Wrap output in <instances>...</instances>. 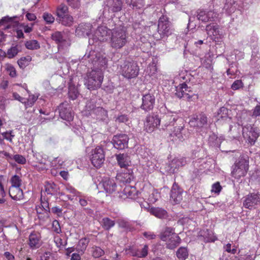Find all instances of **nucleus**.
<instances>
[{
    "label": "nucleus",
    "instance_id": "1",
    "mask_svg": "<svg viewBox=\"0 0 260 260\" xmlns=\"http://www.w3.org/2000/svg\"><path fill=\"white\" fill-rule=\"evenodd\" d=\"M94 53V51L90 52L88 57L89 58V62L95 69L87 73L85 83L87 88L90 90H96L101 87L104 79L102 68H105L107 64L105 58L98 56Z\"/></svg>",
    "mask_w": 260,
    "mask_h": 260
},
{
    "label": "nucleus",
    "instance_id": "2",
    "mask_svg": "<svg viewBox=\"0 0 260 260\" xmlns=\"http://www.w3.org/2000/svg\"><path fill=\"white\" fill-rule=\"evenodd\" d=\"M249 167L248 156L241 155L232 167L231 176L235 179L239 180L246 175Z\"/></svg>",
    "mask_w": 260,
    "mask_h": 260
},
{
    "label": "nucleus",
    "instance_id": "3",
    "mask_svg": "<svg viewBox=\"0 0 260 260\" xmlns=\"http://www.w3.org/2000/svg\"><path fill=\"white\" fill-rule=\"evenodd\" d=\"M128 35L124 26L116 27L111 30V46L113 48L119 49L125 45Z\"/></svg>",
    "mask_w": 260,
    "mask_h": 260
},
{
    "label": "nucleus",
    "instance_id": "4",
    "mask_svg": "<svg viewBox=\"0 0 260 260\" xmlns=\"http://www.w3.org/2000/svg\"><path fill=\"white\" fill-rule=\"evenodd\" d=\"M119 72L126 79L135 78L139 75V67L137 63L133 60H125L120 66Z\"/></svg>",
    "mask_w": 260,
    "mask_h": 260
},
{
    "label": "nucleus",
    "instance_id": "5",
    "mask_svg": "<svg viewBox=\"0 0 260 260\" xmlns=\"http://www.w3.org/2000/svg\"><path fill=\"white\" fill-rule=\"evenodd\" d=\"M171 23L167 16L162 15L159 17L157 26V31L158 34L159 39L171 35Z\"/></svg>",
    "mask_w": 260,
    "mask_h": 260
},
{
    "label": "nucleus",
    "instance_id": "6",
    "mask_svg": "<svg viewBox=\"0 0 260 260\" xmlns=\"http://www.w3.org/2000/svg\"><path fill=\"white\" fill-rule=\"evenodd\" d=\"M51 39L56 44L59 51L62 50H68L71 46L70 41L67 40L64 32L56 31L51 35Z\"/></svg>",
    "mask_w": 260,
    "mask_h": 260
},
{
    "label": "nucleus",
    "instance_id": "7",
    "mask_svg": "<svg viewBox=\"0 0 260 260\" xmlns=\"http://www.w3.org/2000/svg\"><path fill=\"white\" fill-rule=\"evenodd\" d=\"M242 135L251 145L254 144L259 137L258 131L257 127L249 124H247L242 127Z\"/></svg>",
    "mask_w": 260,
    "mask_h": 260
},
{
    "label": "nucleus",
    "instance_id": "8",
    "mask_svg": "<svg viewBox=\"0 0 260 260\" xmlns=\"http://www.w3.org/2000/svg\"><path fill=\"white\" fill-rule=\"evenodd\" d=\"M105 158L104 149L101 146H97L91 151L90 160L91 164L96 168H100L103 164Z\"/></svg>",
    "mask_w": 260,
    "mask_h": 260
},
{
    "label": "nucleus",
    "instance_id": "9",
    "mask_svg": "<svg viewBox=\"0 0 260 260\" xmlns=\"http://www.w3.org/2000/svg\"><path fill=\"white\" fill-rule=\"evenodd\" d=\"M129 138L126 134H119L114 136L112 143L114 148L123 150L128 147Z\"/></svg>",
    "mask_w": 260,
    "mask_h": 260
},
{
    "label": "nucleus",
    "instance_id": "10",
    "mask_svg": "<svg viewBox=\"0 0 260 260\" xmlns=\"http://www.w3.org/2000/svg\"><path fill=\"white\" fill-rule=\"evenodd\" d=\"M208 118L205 114L201 113L198 115H193L189 121L190 125L193 127L202 128L205 125H207Z\"/></svg>",
    "mask_w": 260,
    "mask_h": 260
},
{
    "label": "nucleus",
    "instance_id": "11",
    "mask_svg": "<svg viewBox=\"0 0 260 260\" xmlns=\"http://www.w3.org/2000/svg\"><path fill=\"white\" fill-rule=\"evenodd\" d=\"M142 101V103L140 106L142 110L145 112H149L153 109L155 102L153 94L147 93L144 95Z\"/></svg>",
    "mask_w": 260,
    "mask_h": 260
},
{
    "label": "nucleus",
    "instance_id": "12",
    "mask_svg": "<svg viewBox=\"0 0 260 260\" xmlns=\"http://www.w3.org/2000/svg\"><path fill=\"white\" fill-rule=\"evenodd\" d=\"M183 190L175 182L171 188L170 194V200L174 204H178L181 203L183 200Z\"/></svg>",
    "mask_w": 260,
    "mask_h": 260
},
{
    "label": "nucleus",
    "instance_id": "13",
    "mask_svg": "<svg viewBox=\"0 0 260 260\" xmlns=\"http://www.w3.org/2000/svg\"><path fill=\"white\" fill-rule=\"evenodd\" d=\"M41 234L38 232L33 231L29 235L27 243L31 249L34 250L41 246Z\"/></svg>",
    "mask_w": 260,
    "mask_h": 260
},
{
    "label": "nucleus",
    "instance_id": "14",
    "mask_svg": "<svg viewBox=\"0 0 260 260\" xmlns=\"http://www.w3.org/2000/svg\"><path fill=\"white\" fill-rule=\"evenodd\" d=\"M160 121L161 120L158 116L149 115L146 117V120L144 124L145 131L149 133H152L160 124Z\"/></svg>",
    "mask_w": 260,
    "mask_h": 260
},
{
    "label": "nucleus",
    "instance_id": "15",
    "mask_svg": "<svg viewBox=\"0 0 260 260\" xmlns=\"http://www.w3.org/2000/svg\"><path fill=\"white\" fill-rule=\"evenodd\" d=\"M101 183L104 190L107 193L113 194L116 192L117 186L113 179L104 178Z\"/></svg>",
    "mask_w": 260,
    "mask_h": 260
},
{
    "label": "nucleus",
    "instance_id": "16",
    "mask_svg": "<svg viewBox=\"0 0 260 260\" xmlns=\"http://www.w3.org/2000/svg\"><path fill=\"white\" fill-rule=\"evenodd\" d=\"M187 91L190 92V88L188 87L186 83H182L176 87L175 94L179 98H183L190 100L192 97V94L187 93Z\"/></svg>",
    "mask_w": 260,
    "mask_h": 260
},
{
    "label": "nucleus",
    "instance_id": "17",
    "mask_svg": "<svg viewBox=\"0 0 260 260\" xmlns=\"http://www.w3.org/2000/svg\"><path fill=\"white\" fill-rule=\"evenodd\" d=\"M118 180L124 183H129L134 179V173L131 168L122 169V172L116 176Z\"/></svg>",
    "mask_w": 260,
    "mask_h": 260
},
{
    "label": "nucleus",
    "instance_id": "18",
    "mask_svg": "<svg viewBox=\"0 0 260 260\" xmlns=\"http://www.w3.org/2000/svg\"><path fill=\"white\" fill-rule=\"evenodd\" d=\"M118 165L121 169L131 167V161L129 156L126 153H120L115 155Z\"/></svg>",
    "mask_w": 260,
    "mask_h": 260
},
{
    "label": "nucleus",
    "instance_id": "19",
    "mask_svg": "<svg viewBox=\"0 0 260 260\" xmlns=\"http://www.w3.org/2000/svg\"><path fill=\"white\" fill-rule=\"evenodd\" d=\"M259 202L260 198L259 196L257 194L251 193L246 197L243 205L245 208L251 209Z\"/></svg>",
    "mask_w": 260,
    "mask_h": 260
},
{
    "label": "nucleus",
    "instance_id": "20",
    "mask_svg": "<svg viewBox=\"0 0 260 260\" xmlns=\"http://www.w3.org/2000/svg\"><path fill=\"white\" fill-rule=\"evenodd\" d=\"M176 120L177 118L173 114L168 113L164 115L161 118L162 128L167 129L168 127L174 126Z\"/></svg>",
    "mask_w": 260,
    "mask_h": 260
},
{
    "label": "nucleus",
    "instance_id": "21",
    "mask_svg": "<svg viewBox=\"0 0 260 260\" xmlns=\"http://www.w3.org/2000/svg\"><path fill=\"white\" fill-rule=\"evenodd\" d=\"M215 116L217 122H225L231 120L229 115V110L224 107L219 108Z\"/></svg>",
    "mask_w": 260,
    "mask_h": 260
},
{
    "label": "nucleus",
    "instance_id": "22",
    "mask_svg": "<svg viewBox=\"0 0 260 260\" xmlns=\"http://www.w3.org/2000/svg\"><path fill=\"white\" fill-rule=\"evenodd\" d=\"M91 25L88 23H81L76 29L75 32L79 37L89 36L90 34Z\"/></svg>",
    "mask_w": 260,
    "mask_h": 260
},
{
    "label": "nucleus",
    "instance_id": "23",
    "mask_svg": "<svg viewBox=\"0 0 260 260\" xmlns=\"http://www.w3.org/2000/svg\"><path fill=\"white\" fill-rule=\"evenodd\" d=\"M183 129V126H174L173 130L169 134L170 137L172 138V140L182 141L184 140L182 132Z\"/></svg>",
    "mask_w": 260,
    "mask_h": 260
},
{
    "label": "nucleus",
    "instance_id": "24",
    "mask_svg": "<svg viewBox=\"0 0 260 260\" xmlns=\"http://www.w3.org/2000/svg\"><path fill=\"white\" fill-rule=\"evenodd\" d=\"M122 0H107V6L112 12H118L121 10Z\"/></svg>",
    "mask_w": 260,
    "mask_h": 260
},
{
    "label": "nucleus",
    "instance_id": "25",
    "mask_svg": "<svg viewBox=\"0 0 260 260\" xmlns=\"http://www.w3.org/2000/svg\"><path fill=\"white\" fill-rule=\"evenodd\" d=\"M129 251L133 256L144 258L148 255V246L145 245L142 249L132 248L129 249Z\"/></svg>",
    "mask_w": 260,
    "mask_h": 260
},
{
    "label": "nucleus",
    "instance_id": "26",
    "mask_svg": "<svg viewBox=\"0 0 260 260\" xmlns=\"http://www.w3.org/2000/svg\"><path fill=\"white\" fill-rule=\"evenodd\" d=\"M9 193L10 197L16 201H20L23 198V192L20 187H10Z\"/></svg>",
    "mask_w": 260,
    "mask_h": 260
},
{
    "label": "nucleus",
    "instance_id": "27",
    "mask_svg": "<svg viewBox=\"0 0 260 260\" xmlns=\"http://www.w3.org/2000/svg\"><path fill=\"white\" fill-rule=\"evenodd\" d=\"M41 203L40 205L36 206V210L38 214H43L50 212L49 202L45 198H42L41 196L40 199Z\"/></svg>",
    "mask_w": 260,
    "mask_h": 260
},
{
    "label": "nucleus",
    "instance_id": "28",
    "mask_svg": "<svg viewBox=\"0 0 260 260\" xmlns=\"http://www.w3.org/2000/svg\"><path fill=\"white\" fill-rule=\"evenodd\" d=\"M166 242L167 248L174 249L180 243L181 239L178 235L174 234L173 236L169 238Z\"/></svg>",
    "mask_w": 260,
    "mask_h": 260
},
{
    "label": "nucleus",
    "instance_id": "29",
    "mask_svg": "<svg viewBox=\"0 0 260 260\" xmlns=\"http://www.w3.org/2000/svg\"><path fill=\"white\" fill-rule=\"evenodd\" d=\"M45 191L50 195H55L58 191L59 187L52 181H47L44 185Z\"/></svg>",
    "mask_w": 260,
    "mask_h": 260
},
{
    "label": "nucleus",
    "instance_id": "30",
    "mask_svg": "<svg viewBox=\"0 0 260 260\" xmlns=\"http://www.w3.org/2000/svg\"><path fill=\"white\" fill-rule=\"evenodd\" d=\"M174 234H176L175 232V229L172 227H166L164 230L160 233L159 238L162 241H167L169 238L173 236Z\"/></svg>",
    "mask_w": 260,
    "mask_h": 260
},
{
    "label": "nucleus",
    "instance_id": "31",
    "mask_svg": "<svg viewBox=\"0 0 260 260\" xmlns=\"http://www.w3.org/2000/svg\"><path fill=\"white\" fill-rule=\"evenodd\" d=\"M59 116L65 120L71 121L73 120V116L70 109L64 108L63 106L60 105L59 107Z\"/></svg>",
    "mask_w": 260,
    "mask_h": 260
},
{
    "label": "nucleus",
    "instance_id": "32",
    "mask_svg": "<svg viewBox=\"0 0 260 260\" xmlns=\"http://www.w3.org/2000/svg\"><path fill=\"white\" fill-rule=\"evenodd\" d=\"M108 34L107 28L104 26L99 27L95 32L98 39L101 42L106 41L108 39Z\"/></svg>",
    "mask_w": 260,
    "mask_h": 260
},
{
    "label": "nucleus",
    "instance_id": "33",
    "mask_svg": "<svg viewBox=\"0 0 260 260\" xmlns=\"http://www.w3.org/2000/svg\"><path fill=\"white\" fill-rule=\"evenodd\" d=\"M32 166L39 172L44 171L47 169L48 165L46 164L45 159L41 158L36 161L32 162Z\"/></svg>",
    "mask_w": 260,
    "mask_h": 260
},
{
    "label": "nucleus",
    "instance_id": "34",
    "mask_svg": "<svg viewBox=\"0 0 260 260\" xmlns=\"http://www.w3.org/2000/svg\"><path fill=\"white\" fill-rule=\"evenodd\" d=\"M206 30L208 35L211 37H216L219 35V26L217 24H210L207 25Z\"/></svg>",
    "mask_w": 260,
    "mask_h": 260
},
{
    "label": "nucleus",
    "instance_id": "35",
    "mask_svg": "<svg viewBox=\"0 0 260 260\" xmlns=\"http://www.w3.org/2000/svg\"><path fill=\"white\" fill-rule=\"evenodd\" d=\"M151 24L149 26L145 27L146 31L148 33V35L152 36L154 38L159 39L158 34L157 31V27L155 23L151 22Z\"/></svg>",
    "mask_w": 260,
    "mask_h": 260
},
{
    "label": "nucleus",
    "instance_id": "36",
    "mask_svg": "<svg viewBox=\"0 0 260 260\" xmlns=\"http://www.w3.org/2000/svg\"><path fill=\"white\" fill-rule=\"evenodd\" d=\"M150 213L155 216L160 218H164L167 215V212L165 210L158 207L151 208Z\"/></svg>",
    "mask_w": 260,
    "mask_h": 260
},
{
    "label": "nucleus",
    "instance_id": "37",
    "mask_svg": "<svg viewBox=\"0 0 260 260\" xmlns=\"http://www.w3.org/2000/svg\"><path fill=\"white\" fill-rule=\"evenodd\" d=\"M58 20L63 25L67 26H72L74 22L73 17L69 14L59 18Z\"/></svg>",
    "mask_w": 260,
    "mask_h": 260
},
{
    "label": "nucleus",
    "instance_id": "38",
    "mask_svg": "<svg viewBox=\"0 0 260 260\" xmlns=\"http://www.w3.org/2000/svg\"><path fill=\"white\" fill-rule=\"evenodd\" d=\"M115 224V221L109 217H104L102 219V226L106 231H109Z\"/></svg>",
    "mask_w": 260,
    "mask_h": 260
},
{
    "label": "nucleus",
    "instance_id": "39",
    "mask_svg": "<svg viewBox=\"0 0 260 260\" xmlns=\"http://www.w3.org/2000/svg\"><path fill=\"white\" fill-rule=\"evenodd\" d=\"M176 256L179 260H185L188 256L187 249L183 247H180L176 252Z\"/></svg>",
    "mask_w": 260,
    "mask_h": 260
},
{
    "label": "nucleus",
    "instance_id": "40",
    "mask_svg": "<svg viewBox=\"0 0 260 260\" xmlns=\"http://www.w3.org/2000/svg\"><path fill=\"white\" fill-rule=\"evenodd\" d=\"M25 46L27 49L29 50H37L40 48L39 43L35 40L26 41Z\"/></svg>",
    "mask_w": 260,
    "mask_h": 260
},
{
    "label": "nucleus",
    "instance_id": "41",
    "mask_svg": "<svg viewBox=\"0 0 260 260\" xmlns=\"http://www.w3.org/2000/svg\"><path fill=\"white\" fill-rule=\"evenodd\" d=\"M68 8L67 6L64 4H61L59 5L56 10V14L57 17L60 18L68 14Z\"/></svg>",
    "mask_w": 260,
    "mask_h": 260
},
{
    "label": "nucleus",
    "instance_id": "42",
    "mask_svg": "<svg viewBox=\"0 0 260 260\" xmlns=\"http://www.w3.org/2000/svg\"><path fill=\"white\" fill-rule=\"evenodd\" d=\"M92 255L94 258H99L105 254V251L101 247L93 246L91 248Z\"/></svg>",
    "mask_w": 260,
    "mask_h": 260
},
{
    "label": "nucleus",
    "instance_id": "43",
    "mask_svg": "<svg viewBox=\"0 0 260 260\" xmlns=\"http://www.w3.org/2000/svg\"><path fill=\"white\" fill-rule=\"evenodd\" d=\"M37 98L34 95H29L27 99H24L23 104L25 105V108L27 109L31 107L36 100Z\"/></svg>",
    "mask_w": 260,
    "mask_h": 260
},
{
    "label": "nucleus",
    "instance_id": "44",
    "mask_svg": "<svg viewBox=\"0 0 260 260\" xmlns=\"http://www.w3.org/2000/svg\"><path fill=\"white\" fill-rule=\"evenodd\" d=\"M10 182L11 183V187H20L22 184V180L19 176L15 175L11 177Z\"/></svg>",
    "mask_w": 260,
    "mask_h": 260
},
{
    "label": "nucleus",
    "instance_id": "45",
    "mask_svg": "<svg viewBox=\"0 0 260 260\" xmlns=\"http://www.w3.org/2000/svg\"><path fill=\"white\" fill-rule=\"evenodd\" d=\"M157 71L156 63L153 61L147 68L146 72L150 77L154 76Z\"/></svg>",
    "mask_w": 260,
    "mask_h": 260
},
{
    "label": "nucleus",
    "instance_id": "46",
    "mask_svg": "<svg viewBox=\"0 0 260 260\" xmlns=\"http://www.w3.org/2000/svg\"><path fill=\"white\" fill-rule=\"evenodd\" d=\"M131 5L133 9H140L146 5V0H132Z\"/></svg>",
    "mask_w": 260,
    "mask_h": 260
},
{
    "label": "nucleus",
    "instance_id": "47",
    "mask_svg": "<svg viewBox=\"0 0 260 260\" xmlns=\"http://www.w3.org/2000/svg\"><path fill=\"white\" fill-rule=\"evenodd\" d=\"M31 59V57L29 56H28L27 57H21L18 60L17 62L20 68L23 69L28 65Z\"/></svg>",
    "mask_w": 260,
    "mask_h": 260
},
{
    "label": "nucleus",
    "instance_id": "48",
    "mask_svg": "<svg viewBox=\"0 0 260 260\" xmlns=\"http://www.w3.org/2000/svg\"><path fill=\"white\" fill-rule=\"evenodd\" d=\"M42 18L48 24H52L55 20V18L53 15L48 12L44 13L42 15Z\"/></svg>",
    "mask_w": 260,
    "mask_h": 260
},
{
    "label": "nucleus",
    "instance_id": "49",
    "mask_svg": "<svg viewBox=\"0 0 260 260\" xmlns=\"http://www.w3.org/2000/svg\"><path fill=\"white\" fill-rule=\"evenodd\" d=\"M6 70L10 76H11L12 78H14L16 77L17 73L15 68L14 67V66L10 64V63H7L6 64Z\"/></svg>",
    "mask_w": 260,
    "mask_h": 260
},
{
    "label": "nucleus",
    "instance_id": "50",
    "mask_svg": "<svg viewBox=\"0 0 260 260\" xmlns=\"http://www.w3.org/2000/svg\"><path fill=\"white\" fill-rule=\"evenodd\" d=\"M65 190L67 193L71 194L73 197L80 196V192L69 184L66 185Z\"/></svg>",
    "mask_w": 260,
    "mask_h": 260
},
{
    "label": "nucleus",
    "instance_id": "51",
    "mask_svg": "<svg viewBox=\"0 0 260 260\" xmlns=\"http://www.w3.org/2000/svg\"><path fill=\"white\" fill-rule=\"evenodd\" d=\"M68 94L69 98L74 100L77 98L78 91L74 86H70L69 88Z\"/></svg>",
    "mask_w": 260,
    "mask_h": 260
},
{
    "label": "nucleus",
    "instance_id": "52",
    "mask_svg": "<svg viewBox=\"0 0 260 260\" xmlns=\"http://www.w3.org/2000/svg\"><path fill=\"white\" fill-rule=\"evenodd\" d=\"M18 52V49L16 46L12 47L7 51V56L9 58H12L15 57Z\"/></svg>",
    "mask_w": 260,
    "mask_h": 260
},
{
    "label": "nucleus",
    "instance_id": "53",
    "mask_svg": "<svg viewBox=\"0 0 260 260\" xmlns=\"http://www.w3.org/2000/svg\"><path fill=\"white\" fill-rule=\"evenodd\" d=\"M52 231L56 234H59L61 232V228L58 220H54L52 224Z\"/></svg>",
    "mask_w": 260,
    "mask_h": 260
},
{
    "label": "nucleus",
    "instance_id": "54",
    "mask_svg": "<svg viewBox=\"0 0 260 260\" xmlns=\"http://www.w3.org/2000/svg\"><path fill=\"white\" fill-rule=\"evenodd\" d=\"M13 159L18 164L24 165L26 163V158L20 154H15L13 156Z\"/></svg>",
    "mask_w": 260,
    "mask_h": 260
},
{
    "label": "nucleus",
    "instance_id": "55",
    "mask_svg": "<svg viewBox=\"0 0 260 260\" xmlns=\"http://www.w3.org/2000/svg\"><path fill=\"white\" fill-rule=\"evenodd\" d=\"M119 226L122 228L128 229L129 227V223L126 219L123 218H119L117 220Z\"/></svg>",
    "mask_w": 260,
    "mask_h": 260
},
{
    "label": "nucleus",
    "instance_id": "56",
    "mask_svg": "<svg viewBox=\"0 0 260 260\" xmlns=\"http://www.w3.org/2000/svg\"><path fill=\"white\" fill-rule=\"evenodd\" d=\"M199 20L203 22H208L209 19L207 18V12L204 11H200L197 15Z\"/></svg>",
    "mask_w": 260,
    "mask_h": 260
},
{
    "label": "nucleus",
    "instance_id": "57",
    "mask_svg": "<svg viewBox=\"0 0 260 260\" xmlns=\"http://www.w3.org/2000/svg\"><path fill=\"white\" fill-rule=\"evenodd\" d=\"M89 243V240L86 238H82L79 242V246L80 247V249L82 251H84Z\"/></svg>",
    "mask_w": 260,
    "mask_h": 260
},
{
    "label": "nucleus",
    "instance_id": "58",
    "mask_svg": "<svg viewBox=\"0 0 260 260\" xmlns=\"http://www.w3.org/2000/svg\"><path fill=\"white\" fill-rule=\"evenodd\" d=\"M54 255L50 252H45L41 256V260H55Z\"/></svg>",
    "mask_w": 260,
    "mask_h": 260
},
{
    "label": "nucleus",
    "instance_id": "59",
    "mask_svg": "<svg viewBox=\"0 0 260 260\" xmlns=\"http://www.w3.org/2000/svg\"><path fill=\"white\" fill-rule=\"evenodd\" d=\"M243 86V83L241 80H237L234 82L231 86L233 90H236L240 89Z\"/></svg>",
    "mask_w": 260,
    "mask_h": 260
},
{
    "label": "nucleus",
    "instance_id": "60",
    "mask_svg": "<svg viewBox=\"0 0 260 260\" xmlns=\"http://www.w3.org/2000/svg\"><path fill=\"white\" fill-rule=\"evenodd\" d=\"M222 189V187L219 182H216L212 185L211 191L219 194Z\"/></svg>",
    "mask_w": 260,
    "mask_h": 260
},
{
    "label": "nucleus",
    "instance_id": "61",
    "mask_svg": "<svg viewBox=\"0 0 260 260\" xmlns=\"http://www.w3.org/2000/svg\"><path fill=\"white\" fill-rule=\"evenodd\" d=\"M129 120L128 116L126 114H121L117 116L116 121L119 123H126Z\"/></svg>",
    "mask_w": 260,
    "mask_h": 260
},
{
    "label": "nucleus",
    "instance_id": "62",
    "mask_svg": "<svg viewBox=\"0 0 260 260\" xmlns=\"http://www.w3.org/2000/svg\"><path fill=\"white\" fill-rule=\"evenodd\" d=\"M62 209L58 206H55L51 208V212L56 214L58 217H61L62 215Z\"/></svg>",
    "mask_w": 260,
    "mask_h": 260
},
{
    "label": "nucleus",
    "instance_id": "63",
    "mask_svg": "<svg viewBox=\"0 0 260 260\" xmlns=\"http://www.w3.org/2000/svg\"><path fill=\"white\" fill-rule=\"evenodd\" d=\"M217 17V14L214 11H210L207 12V18L209 21H214Z\"/></svg>",
    "mask_w": 260,
    "mask_h": 260
},
{
    "label": "nucleus",
    "instance_id": "64",
    "mask_svg": "<svg viewBox=\"0 0 260 260\" xmlns=\"http://www.w3.org/2000/svg\"><path fill=\"white\" fill-rule=\"evenodd\" d=\"M143 235L148 240L154 239L156 237V235L153 232L150 231L145 232L143 233Z\"/></svg>",
    "mask_w": 260,
    "mask_h": 260
}]
</instances>
